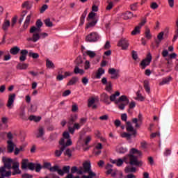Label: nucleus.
Returning a JSON list of instances; mask_svg holds the SVG:
<instances>
[{
	"label": "nucleus",
	"instance_id": "nucleus-21",
	"mask_svg": "<svg viewBox=\"0 0 178 178\" xmlns=\"http://www.w3.org/2000/svg\"><path fill=\"white\" fill-rule=\"evenodd\" d=\"M102 99L107 105H111V102L109 101V95L106 93L102 94Z\"/></svg>",
	"mask_w": 178,
	"mask_h": 178
},
{
	"label": "nucleus",
	"instance_id": "nucleus-39",
	"mask_svg": "<svg viewBox=\"0 0 178 178\" xmlns=\"http://www.w3.org/2000/svg\"><path fill=\"white\" fill-rule=\"evenodd\" d=\"M106 91L108 92H111L112 91V82L111 81H108V83L106 84V88H105Z\"/></svg>",
	"mask_w": 178,
	"mask_h": 178
},
{
	"label": "nucleus",
	"instance_id": "nucleus-20",
	"mask_svg": "<svg viewBox=\"0 0 178 178\" xmlns=\"http://www.w3.org/2000/svg\"><path fill=\"white\" fill-rule=\"evenodd\" d=\"M122 19H124V20H129V19H131V17H133L134 14L133 13L130 12V11H127L124 13H122Z\"/></svg>",
	"mask_w": 178,
	"mask_h": 178
},
{
	"label": "nucleus",
	"instance_id": "nucleus-2",
	"mask_svg": "<svg viewBox=\"0 0 178 178\" xmlns=\"http://www.w3.org/2000/svg\"><path fill=\"white\" fill-rule=\"evenodd\" d=\"M120 102L122 103L120 104ZM115 104H120L118 105V108L121 111H124L126 105H129V99H127V97L126 95H122L117 101H115Z\"/></svg>",
	"mask_w": 178,
	"mask_h": 178
},
{
	"label": "nucleus",
	"instance_id": "nucleus-11",
	"mask_svg": "<svg viewBox=\"0 0 178 178\" xmlns=\"http://www.w3.org/2000/svg\"><path fill=\"white\" fill-rule=\"evenodd\" d=\"M118 47H121L122 49H127L129 48V41L125 38H122L118 42Z\"/></svg>",
	"mask_w": 178,
	"mask_h": 178
},
{
	"label": "nucleus",
	"instance_id": "nucleus-23",
	"mask_svg": "<svg viewBox=\"0 0 178 178\" xmlns=\"http://www.w3.org/2000/svg\"><path fill=\"white\" fill-rule=\"evenodd\" d=\"M143 87L146 91V92H147V94H149V92H151V88L149 87V82L147 80H145L143 82Z\"/></svg>",
	"mask_w": 178,
	"mask_h": 178
},
{
	"label": "nucleus",
	"instance_id": "nucleus-51",
	"mask_svg": "<svg viewBox=\"0 0 178 178\" xmlns=\"http://www.w3.org/2000/svg\"><path fill=\"white\" fill-rule=\"evenodd\" d=\"M138 118H133L132 119V123L135 124V127H136V129H138V127H140V124H138Z\"/></svg>",
	"mask_w": 178,
	"mask_h": 178
},
{
	"label": "nucleus",
	"instance_id": "nucleus-60",
	"mask_svg": "<svg viewBox=\"0 0 178 178\" xmlns=\"http://www.w3.org/2000/svg\"><path fill=\"white\" fill-rule=\"evenodd\" d=\"M17 22V16H15L13 17L12 21H11V26L13 27Z\"/></svg>",
	"mask_w": 178,
	"mask_h": 178
},
{
	"label": "nucleus",
	"instance_id": "nucleus-16",
	"mask_svg": "<svg viewBox=\"0 0 178 178\" xmlns=\"http://www.w3.org/2000/svg\"><path fill=\"white\" fill-rule=\"evenodd\" d=\"M7 151L9 154H12L15 149V143H13L12 140H8L7 141Z\"/></svg>",
	"mask_w": 178,
	"mask_h": 178
},
{
	"label": "nucleus",
	"instance_id": "nucleus-29",
	"mask_svg": "<svg viewBox=\"0 0 178 178\" xmlns=\"http://www.w3.org/2000/svg\"><path fill=\"white\" fill-rule=\"evenodd\" d=\"M31 19V15H29L26 17L24 24L23 25L24 29L26 30L27 27H29V24H30V20Z\"/></svg>",
	"mask_w": 178,
	"mask_h": 178
},
{
	"label": "nucleus",
	"instance_id": "nucleus-41",
	"mask_svg": "<svg viewBox=\"0 0 178 178\" xmlns=\"http://www.w3.org/2000/svg\"><path fill=\"white\" fill-rule=\"evenodd\" d=\"M125 172L126 173H135L136 168L135 167L130 168L129 166H127L125 168Z\"/></svg>",
	"mask_w": 178,
	"mask_h": 178
},
{
	"label": "nucleus",
	"instance_id": "nucleus-63",
	"mask_svg": "<svg viewBox=\"0 0 178 178\" xmlns=\"http://www.w3.org/2000/svg\"><path fill=\"white\" fill-rule=\"evenodd\" d=\"M20 54L22 56H26L27 57V54H29V51L27 49H22L20 51Z\"/></svg>",
	"mask_w": 178,
	"mask_h": 178
},
{
	"label": "nucleus",
	"instance_id": "nucleus-59",
	"mask_svg": "<svg viewBox=\"0 0 178 178\" xmlns=\"http://www.w3.org/2000/svg\"><path fill=\"white\" fill-rule=\"evenodd\" d=\"M48 9V5L44 4L40 8V13H44Z\"/></svg>",
	"mask_w": 178,
	"mask_h": 178
},
{
	"label": "nucleus",
	"instance_id": "nucleus-53",
	"mask_svg": "<svg viewBox=\"0 0 178 178\" xmlns=\"http://www.w3.org/2000/svg\"><path fill=\"white\" fill-rule=\"evenodd\" d=\"M28 168L29 170H34V169H35V164L34 163H29Z\"/></svg>",
	"mask_w": 178,
	"mask_h": 178
},
{
	"label": "nucleus",
	"instance_id": "nucleus-30",
	"mask_svg": "<svg viewBox=\"0 0 178 178\" xmlns=\"http://www.w3.org/2000/svg\"><path fill=\"white\" fill-rule=\"evenodd\" d=\"M116 151L118 154H126L127 152V148L124 147H118Z\"/></svg>",
	"mask_w": 178,
	"mask_h": 178
},
{
	"label": "nucleus",
	"instance_id": "nucleus-28",
	"mask_svg": "<svg viewBox=\"0 0 178 178\" xmlns=\"http://www.w3.org/2000/svg\"><path fill=\"white\" fill-rule=\"evenodd\" d=\"M75 67H83V59H81V57H77V58L75 60Z\"/></svg>",
	"mask_w": 178,
	"mask_h": 178
},
{
	"label": "nucleus",
	"instance_id": "nucleus-14",
	"mask_svg": "<svg viewBox=\"0 0 178 178\" xmlns=\"http://www.w3.org/2000/svg\"><path fill=\"white\" fill-rule=\"evenodd\" d=\"M58 149H56L54 154L55 156H56L57 158H59V156H60V155H62V154L63 153V151H65V146H62V145L59 144V145L58 146Z\"/></svg>",
	"mask_w": 178,
	"mask_h": 178
},
{
	"label": "nucleus",
	"instance_id": "nucleus-37",
	"mask_svg": "<svg viewBox=\"0 0 178 178\" xmlns=\"http://www.w3.org/2000/svg\"><path fill=\"white\" fill-rule=\"evenodd\" d=\"M29 120H31V122H40L41 120V117H37L35 115H30L29 117Z\"/></svg>",
	"mask_w": 178,
	"mask_h": 178
},
{
	"label": "nucleus",
	"instance_id": "nucleus-32",
	"mask_svg": "<svg viewBox=\"0 0 178 178\" xmlns=\"http://www.w3.org/2000/svg\"><path fill=\"white\" fill-rule=\"evenodd\" d=\"M85 54H86V55H88V56L90 57L91 59L95 58V56H97V54L95 53V51H92L91 50H88L85 52Z\"/></svg>",
	"mask_w": 178,
	"mask_h": 178
},
{
	"label": "nucleus",
	"instance_id": "nucleus-4",
	"mask_svg": "<svg viewBox=\"0 0 178 178\" xmlns=\"http://www.w3.org/2000/svg\"><path fill=\"white\" fill-rule=\"evenodd\" d=\"M46 37H48V33H40V32H35L33 34L32 38L28 39V41H33V42H37V41H38L40 38H46Z\"/></svg>",
	"mask_w": 178,
	"mask_h": 178
},
{
	"label": "nucleus",
	"instance_id": "nucleus-58",
	"mask_svg": "<svg viewBox=\"0 0 178 178\" xmlns=\"http://www.w3.org/2000/svg\"><path fill=\"white\" fill-rule=\"evenodd\" d=\"M22 8H26V9H31V6H30V3H29V1H25L22 4Z\"/></svg>",
	"mask_w": 178,
	"mask_h": 178
},
{
	"label": "nucleus",
	"instance_id": "nucleus-5",
	"mask_svg": "<svg viewBox=\"0 0 178 178\" xmlns=\"http://www.w3.org/2000/svg\"><path fill=\"white\" fill-rule=\"evenodd\" d=\"M36 26H33L31 28L29 33L31 34H34V33H40L41 27H42V22L41 19H38L36 22Z\"/></svg>",
	"mask_w": 178,
	"mask_h": 178
},
{
	"label": "nucleus",
	"instance_id": "nucleus-42",
	"mask_svg": "<svg viewBox=\"0 0 178 178\" xmlns=\"http://www.w3.org/2000/svg\"><path fill=\"white\" fill-rule=\"evenodd\" d=\"M29 56H30V58H33V59H38V58H40V54H38V53L31 51L29 53Z\"/></svg>",
	"mask_w": 178,
	"mask_h": 178
},
{
	"label": "nucleus",
	"instance_id": "nucleus-46",
	"mask_svg": "<svg viewBox=\"0 0 178 178\" xmlns=\"http://www.w3.org/2000/svg\"><path fill=\"white\" fill-rule=\"evenodd\" d=\"M27 162H29V160L24 159L22 164V169H27L29 168V164H27Z\"/></svg>",
	"mask_w": 178,
	"mask_h": 178
},
{
	"label": "nucleus",
	"instance_id": "nucleus-48",
	"mask_svg": "<svg viewBox=\"0 0 178 178\" xmlns=\"http://www.w3.org/2000/svg\"><path fill=\"white\" fill-rule=\"evenodd\" d=\"M64 155L70 158L72 156V150L70 149H67L65 152H64Z\"/></svg>",
	"mask_w": 178,
	"mask_h": 178
},
{
	"label": "nucleus",
	"instance_id": "nucleus-25",
	"mask_svg": "<svg viewBox=\"0 0 178 178\" xmlns=\"http://www.w3.org/2000/svg\"><path fill=\"white\" fill-rule=\"evenodd\" d=\"M172 81V76H169L168 77L163 78V81L160 83V86H164V84H169Z\"/></svg>",
	"mask_w": 178,
	"mask_h": 178
},
{
	"label": "nucleus",
	"instance_id": "nucleus-13",
	"mask_svg": "<svg viewBox=\"0 0 178 178\" xmlns=\"http://www.w3.org/2000/svg\"><path fill=\"white\" fill-rule=\"evenodd\" d=\"M15 97H16V95L15 93H13L9 95L8 101L7 104V106L8 108H9V109H12V105H13V102H15Z\"/></svg>",
	"mask_w": 178,
	"mask_h": 178
},
{
	"label": "nucleus",
	"instance_id": "nucleus-40",
	"mask_svg": "<svg viewBox=\"0 0 178 178\" xmlns=\"http://www.w3.org/2000/svg\"><path fill=\"white\" fill-rule=\"evenodd\" d=\"M44 22L47 27H54V24L51 22V19L47 18Z\"/></svg>",
	"mask_w": 178,
	"mask_h": 178
},
{
	"label": "nucleus",
	"instance_id": "nucleus-33",
	"mask_svg": "<svg viewBox=\"0 0 178 178\" xmlns=\"http://www.w3.org/2000/svg\"><path fill=\"white\" fill-rule=\"evenodd\" d=\"M74 73L75 74H83L84 73V70L80 69V67H75L74 69Z\"/></svg>",
	"mask_w": 178,
	"mask_h": 178
},
{
	"label": "nucleus",
	"instance_id": "nucleus-12",
	"mask_svg": "<svg viewBox=\"0 0 178 178\" xmlns=\"http://www.w3.org/2000/svg\"><path fill=\"white\" fill-rule=\"evenodd\" d=\"M73 143L72 142V140H70V138L67 140V142L65 141V138H62L60 140H59V144L61 146H64L65 147V149H66L67 147H70V145H72Z\"/></svg>",
	"mask_w": 178,
	"mask_h": 178
},
{
	"label": "nucleus",
	"instance_id": "nucleus-22",
	"mask_svg": "<svg viewBox=\"0 0 178 178\" xmlns=\"http://www.w3.org/2000/svg\"><path fill=\"white\" fill-rule=\"evenodd\" d=\"M20 52V48L17 46H15L12 47L10 50V53L11 55H17Z\"/></svg>",
	"mask_w": 178,
	"mask_h": 178
},
{
	"label": "nucleus",
	"instance_id": "nucleus-61",
	"mask_svg": "<svg viewBox=\"0 0 178 178\" xmlns=\"http://www.w3.org/2000/svg\"><path fill=\"white\" fill-rule=\"evenodd\" d=\"M163 32L159 33L157 35V40L162 41V40H163Z\"/></svg>",
	"mask_w": 178,
	"mask_h": 178
},
{
	"label": "nucleus",
	"instance_id": "nucleus-1",
	"mask_svg": "<svg viewBox=\"0 0 178 178\" xmlns=\"http://www.w3.org/2000/svg\"><path fill=\"white\" fill-rule=\"evenodd\" d=\"M141 155H143L141 151L136 148H132L130 149L129 154L124 156L123 159H111L110 162L111 163L115 164L118 167L122 166L124 162L127 163V165H129H129H131V166H143V161L138 160Z\"/></svg>",
	"mask_w": 178,
	"mask_h": 178
},
{
	"label": "nucleus",
	"instance_id": "nucleus-24",
	"mask_svg": "<svg viewBox=\"0 0 178 178\" xmlns=\"http://www.w3.org/2000/svg\"><path fill=\"white\" fill-rule=\"evenodd\" d=\"M27 67H29V64L26 63H18L17 65V69L18 70H26Z\"/></svg>",
	"mask_w": 178,
	"mask_h": 178
},
{
	"label": "nucleus",
	"instance_id": "nucleus-8",
	"mask_svg": "<svg viewBox=\"0 0 178 178\" xmlns=\"http://www.w3.org/2000/svg\"><path fill=\"white\" fill-rule=\"evenodd\" d=\"M3 162L4 163V166L3 168H5V170L7 169H12V162H13V160L12 159H6L5 157H3Z\"/></svg>",
	"mask_w": 178,
	"mask_h": 178
},
{
	"label": "nucleus",
	"instance_id": "nucleus-44",
	"mask_svg": "<svg viewBox=\"0 0 178 178\" xmlns=\"http://www.w3.org/2000/svg\"><path fill=\"white\" fill-rule=\"evenodd\" d=\"M94 104H95V99L94 97L90 98L88 99V106L89 108H91V106H92V105H94Z\"/></svg>",
	"mask_w": 178,
	"mask_h": 178
},
{
	"label": "nucleus",
	"instance_id": "nucleus-36",
	"mask_svg": "<svg viewBox=\"0 0 178 178\" xmlns=\"http://www.w3.org/2000/svg\"><path fill=\"white\" fill-rule=\"evenodd\" d=\"M166 67L168 70L166 71V73H169V72H172V67H173V63L172 61H170L168 60L167 64H166Z\"/></svg>",
	"mask_w": 178,
	"mask_h": 178
},
{
	"label": "nucleus",
	"instance_id": "nucleus-26",
	"mask_svg": "<svg viewBox=\"0 0 178 178\" xmlns=\"http://www.w3.org/2000/svg\"><path fill=\"white\" fill-rule=\"evenodd\" d=\"M119 95H120V92L116 91L114 94L110 96V101H111V102H116V97H119Z\"/></svg>",
	"mask_w": 178,
	"mask_h": 178
},
{
	"label": "nucleus",
	"instance_id": "nucleus-10",
	"mask_svg": "<svg viewBox=\"0 0 178 178\" xmlns=\"http://www.w3.org/2000/svg\"><path fill=\"white\" fill-rule=\"evenodd\" d=\"M109 74H111V79L115 80L119 77V70H116L115 68H110L108 70Z\"/></svg>",
	"mask_w": 178,
	"mask_h": 178
},
{
	"label": "nucleus",
	"instance_id": "nucleus-50",
	"mask_svg": "<svg viewBox=\"0 0 178 178\" xmlns=\"http://www.w3.org/2000/svg\"><path fill=\"white\" fill-rule=\"evenodd\" d=\"M35 172H38L41 171V169H42V166L40 163L35 164Z\"/></svg>",
	"mask_w": 178,
	"mask_h": 178
},
{
	"label": "nucleus",
	"instance_id": "nucleus-35",
	"mask_svg": "<svg viewBox=\"0 0 178 178\" xmlns=\"http://www.w3.org/2000/svg\"><path fill=\"white\" fill-rule=\"evenodd\" d=\"M140 29H141V26H137L135 27V29L131 31L132 35H137V34H140Z\"/></svg>",
	"mask_w": 178,
	"mask_h": 178
},
{
	"label": "nucleus",
	"instance_id": "nucleus-7",
	"mask_svg": "<svg viewBox=\"0 0 178 178\" xmlns=\"http://www.w3.org/2000/svg\"><path fill=\"white\" fill-rule=\"evenodd\" d=\"M126 129L127 131H129V133H131L132 136L136 137V135L137 134V130L134 129V127L131 124V122L130 121H127L126 122Z\"/></svg>",
	"mask_w": 178,
	"mask_h": 178
},
{
	"label": "nucleus",
	"instance_id": "nucleus-55",
	"mask_svg": "<svg viewBox=\"0 0 178 178\" xmlns=\"http://www.w3.org/2000/svg\"><path fill=\"white\" fill-rule=\"evenodd\" d=\"M108 5L106 7V10H111V9H112V8H113V2L112 1H108Z\"/></svg>",
	"mask_w": 178,
	"mask_h": 178
},
{
	"label": "nucleus",
	"instance_id": "nucleus-18",
	"mask_svg": "<svg viewBox=\"0 0 178 178\" xmlns=\"http://www.w3.org/2000/svg\"><path fill=\"white\" fill-rule=\"evenodd\" d=\"M45 134L44 127H40L36 134V138H41Z\"/></svg>",
	"mask_w": 178,
	"mask_h": 178
},
{
	"label": "nucleus",
	"instance_id": "nucleus-52",
	"mask_svg": "<svg viewBox=\"0 0 178 178\" xmlns=\"http://www.w3.org/2000/svg\"><path fill=\"white\" fill-rule=\"evenodd\" d=\"M63 172L64 173H70V166L69 165H65L63 168Z\"/></svg>",
	"mask_w": 178,
	"mask_h": 178
},
{
	"label": "nucleus",
	"instance_id": "nucleus-64",
	"mask_svg": "<svg viewBox=\"0 0 178 178\" xmlns=\"http://www.w3.org/2000/svg\"><path fill=\"white\" fill-rule=\"evenodd\" d=\"M88 176H89V178H93V177H95L97 176V174H95V172H92V171H91V170L88 172Z\"/></svg>",
	"mask_w": 178,
	"mask_h": 178
},
{
	"label": "nucleus",
	"instance_id": "nucleus-49",
	"mask_svg": "<svg viewBox=\"0 0 178 178\" xmlns=\"http://www.w3.org/2000/svg\"><path fill=\"white\" fill-rule=\"evenodd\" d=\"M138 8V3H134L133 4H131L130 6L131 10H137Z\"/></svg>",
	"mask_w": 178,
	"mask_h": 178
},
{
	"label": "nucleus",
	"instance_id": "nucleus-27",
	"mask_svg": "<svg viewBox=\"0 0 178 178\" xmlns=\"http://www.w3.org/2000/svg\"><path fill=\"white\" fill-rule=\"evenodd\" d=\"M79 81V78L77 76H73L69 82L67 83V86H74Z\"/></svg>",
	"mask_w": 178,
	"mask_h": 178
},
{
	"label": "nucleus",
	"instance_id": "nucleus-19",
	"mask_svg": "<svg viewBox=\"0 0 178 178\" xmlns=\"http://www.w3.org/2000/svg\"><path fill=\"white\" fill-rule=\"evenodd\" d=\"M9 27H10V21L9 19H5L2 24V29L3 31H8Z\"/></svg>",
	"mask_w": 178,
	"mask_h": 178
},
{
	"label": "nucleus",
	"instance_id": "nucleus-9",
	"mask_svg": "<svg viewBox=\"0 0 178 178\" xmlns=\"http://www.w3.org/2000/svg\"><path fill=\"white\" fill-rule=\"evenodd\" d=\"M12 175V171H7L5 170V167L0 168V178L9 177Z\"/></svg>",
	"mask_w": 178,
	"mask_h": 178
},
{
	"label": "nucleus",
	"instance_id": "nucleus-38",
	"mask_svg": "<svg viewBox=\"0 0 178 178\" xmlns=\"http://www.w3.org/2000/svg\"><path fill=\"white\" fill-rule=\"evenodd\" d=\"M46 66L49 69H54L55 68V65L54 64V63L48 59L46 60Z\"/></svg>",
	"mask_w": 178,
	"mask_h": 178
},
{
	"label": "nucleus",
	"instance_id": "nucleus-56",
	"mask_svg": "<svg viewBox=\"0 0 178 178\" xmlns=\"http://www.w3.org/2000/svg\"><path fill=\"white\" fill-rule=\"evenodd\" d=\"M14 172L12 173L13 176H15V175H20L22 173V171H20V169L19 168H13Z\"/></svg>",
	"mask_w": 178,
	"mask_h": 178
},
{
	"label": "nucleus",
	"instance_id": "nucleus-31",
	"mask_svg": "<svg viewBox=\"0 0 178 178\" xmlns=\"http://www.w3.org/2000/svg\"><path fill=\"white\" fill-rule=\"evenodd\" d=\"M105 74V70L100 67L97 70V72L96 74V78L97 79H101V76H102V74Z\"/></svg>",
	"mask_w": 178,
	"mask_h": 178
},
{
	"label": "nucleus",
	"instance_id": "nucleus-62",
	"mask_svg": "<svg viewBox=\"0 0 178 178\" xmlns=\"http://www.w3.org/2000/svg\"><path fill=\"white\" fill-rule=\"evenodd\" d=\"M70 94H72V91H70V90H67L63 92V97H67L70 95Z\"/></svg>",
	"mask_w": 178,
	"mask_h": 178
},
{
	"label": "nucleus",
	"instance_id": "nucleus-45",
	"mask_svg": "<svg viewBox=\"0 0 178 178\" xmlns=\"http://www.w3.org/2000/svg\"><path fill=\"white\" fill-rule=\"evenodd\" d=\"M133 136V134L131 133V134H129L127 132H124L122 134V137H123L124 138H128V139H130L131 138V136Z\"/></svg>",
	"mask_w": 178,
	"mask_h": 178
},
{
	"label": "nucleus",
	"instance_id": "nucleus-54",
	"mask_svg": "<svg viewBox=\"0 0 178 178\" xmlns=\"http://www.w3.org/2000/svg\"><path fill=\"white\" fill-rule=\"evenodd\" d=\"M58 169H59V165H54L53 167H50V168H49V170L51 172H58Z\"/></svg>",
	"mask_w": 178,
	"mask_h": 178
},
{
	"label": "nucleus",
	"instance_id": "nucleus-47",
	"mask_svg": "<svg viewBox=\"0 0 178 178\" xmlns=\"http://www.w3.org/2000/svg\"><path fill=\"white\" fill-rule=\"evenodd\" d=\"M97 24V20L92 19V22H89L86 26V29H89V27H94V26Z\"/></svg>",
	"mask_w": 178,
	"mask_h": 178
},
{
	"label": "nucleus",
	"instance_id": "nucleus-34",
	"mask_svg": "<svg viewBox=\"0 0 178 178\" xmlns=\"http://www.w3.org/2000/svg\"><path fill=\"white\" fill-rule=\"evenodd\" d=\"M19 118L23 120H27V116H26V111H24V108H22L19 112Z\"/></svg>",
	"mask_w": 178,
	"mask_h": 178
},
{
	"label": "nucleus",
	"instance_id": "nucleus-15",
	"mask_svg": "<svg viewBox=\"0 0 178 178\" xmlns=\"http://www.w3.org/2000/svg\"><path fill=\"white\" fill-rule=\"evenodd\" d=\"M83 166L82 167L83 175H84V173H88V172L91 170V163L88 162H85L83 163Z\"/></svg>",
	"mask_w": 178,
	"mask_h": 178
},
{
	"label": "nucleus",
	"instance_id": "nucleus-3",
	"mask_svg": "<svg viewBox=\"0 0 178 178\" xmlns=\"http://www.w3.org/2000/svg\"><path fill=\"white\" fill-rule=\"evenodd\" d=\"M101 36L97 32H92L88 34L86 38V41L87 42H97L99 41Z\"/></svg>",
	"mask_w": 178,
	"mask_h": 178
},
{
	"label": "nucleus",
	"instance_id": "nucleus-6",
	"mask_svg": "<svg viewBox=\"0 0 178 178\" xmlns=\"http://www.w3.org/2000/svg\"><path fill=\"white\" fill-rule=\"evenodd\" d=\"M151 60H152V56L151 54L147 55V58L143 60L140 64L141 69H145L149 63H151Z\"/></svg>",
	"mask_w": 178,
	"mask_h": 178
},
{
	"label": "nucleus",
	"instance_id": "nucleus-57",
	"mask_svg": "<svg viewBox=\"0 0 178 178\" xmlns=\"http://www.w3.org/2000/svg\"><path fill=\"white\" fill-rule=\"evenodd\" d=\"M132 58L134 60H137V59H138V56L137 54V51L133 50L132 51Z\"/></svg>",
	"mask_w": 178,
	"mask_h": 178
},
{
	"label": "nucleus",
	"instance_id": "nucleus-43",
	"mask_svg": "<svg viewBox=\"0 0 178 178\" xmlns=\"http://www.w3.org/2000/svg\"><path fill=\"white\" fill-rule=\"evenodd\" d=\"M145 35L147 40H151V38H152V35H151V31L148 29H146Z\"/></svg>",
	"mask_w": 178,
	"mask_h": 178
},
{
	"label": "nucleus",
	"instance_id": "nucleus-17",
	"mask_svg": "<svg viewBox=\"0 0 178 178\" xmlns=\"http://www.w3.org/2000/svg\"><path fill=\"white\" fill-rule=\"evenodd\" d=\"M71 173H77L78 175H83V167L77 168L76 166H73L71 168Z\"/></svg>",
	"mask_w": 178,
	"mask_h": 178
}]
</instances>
